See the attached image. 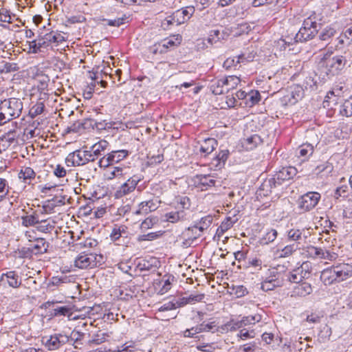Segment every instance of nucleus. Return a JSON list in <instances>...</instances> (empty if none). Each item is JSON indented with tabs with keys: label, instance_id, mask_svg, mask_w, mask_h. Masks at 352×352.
Wrapping results in <instances>:
<instances>
[{
	"label": "nucleus",
	"instance_id": "nucleus-1",
	"mask_svg": "<svg viewBox=\"0 0 352 352\" xmlns=\"http://www.w3.org/2000/svg\"><path fill=\"white\" fill-rule=\"evenodd\" d=\"M352 276V265L348 263H340L324 269L320 274V279L326 285L335 282H341Z\"/></svg>",
	"mask_w": 352,
	"mask_h": 352
},
{
	"label": "nucleus",
	"instance_id": "nucleus-2",
	"mask_svg": "<svg viewBox=\"0 0 352 352\" xmlns=\"http://www.w3.org/2000/svg\"><path fill=\"white\" fill-rule=\"evenodd\" d=\"M23 102L18 98H9L0 102V125L20 116Z\"/></svg>",
	"mask_w": 352,
	"mask_h": 352
},
{
	"label": "nucleus",
	"instance_id": "nucleus-3",
	"mask_svg": "<svg viewBox=\"0 0 352 352\" xmlns=\"http://www.w3.org/2000/svg\"><path fill=\"white\" fill-rule=\"evenodd\" d=\"M317 23L311 18L309 17L304 20L302 26L300 28L298 32L295 34L294 37H287L284 39L285 43L290 45L294 42H303L311 39L317 33Z\"/></svg>",
	"mask_w": 352,
	"mask_h": 352
},
{
	"label": "nucleus",
	"instance_id": "nucleus-4",
	"mask_svg": "<svg viewBox=\"0 0 352 352\" xmlns=\"http://www.w3.org/2000/svg\"><path fill=\"white\" fill-rule=\"evenodd\" d=\"M283 284V274L278 272L277 268L273 267L268 270L265 279L261 283V289L265 292L272 291L275 287L282 286Z\"/></svg>",
	"mask_w": 352,
	"mask_h": 352
},
{
	"label": "nucleus",
	"instance_id": "nucleus-5",
	"mask_svg": "<svg viewBox=\"0 0 352 352\" xmlns=\"http://www.w3.org/2000/svg\"><path fill=\"white\" fill-rule=\"evenodd\" d=\"M69 340V337L66 335L56 333L50 336L43 337L41 341L49 351H54L66 344Z\"/></svg>",
	"mask_w": 352,
	"mask_h": 352
},
{
	"label": "nucleus",
	"instance_id": "nucleus-6",
	"mask_svg": "<svg viewBox=\"0 0 352 352\" xmlns=\"http://www.w3.org/2000/svg\"><path fill=\"white\" fill-rule=\"evenodd\" d=\"M320 199L318 192H308L298 199V206L302 212L309 211L316 206Z\"/></svg>",
	"mask_w": 352,
	"mask_h": 352
},
{
	"label": "nucleus",
	"instance_id": "nucleus-7",
	"mask_svg": "<svg viewBox=\"0 0 352 352\" xmlns=\"http://www.w3.org/2000/svg\"><path fill=\"white\" fill-rule=\"evenodd\" d=\"M31 213L26 212V215L21 217V224L24 227L35 226L39 222L43 221L41 219V215H45L46 213L45 207L41 209L32 210L30 209Z\"/></svg>",
	"mask_w": 352,
	"mask_h": 352
},
{
	"label": "nucleus",
	"instance_id": "nucleus-8",
	"mask_svg": "<svg viewBox=\"0 0 352 352\" xmlns=\"http://www.w3.org/2000/svg\"><path fill=\"white\" fill-rule=\"evenodd\" d=\"M141 180L142 178L137 175H134L129 177L119 187L118 190L116 191V196L118 197H121L131 193L135 189L138 184Z\"/></svg>",
	"mask_w": 352,
	"mask_h": 352
},
{
	"label": "nucleus",
	"instance_id": "nucleus-9",
	"mask_svg": "<svg viewBox=\"0 0 352 352\" xmlns=\"http://www.w3.org/2000/svg\"><path fill=\"white\" fill-rule=\"evenodd\" d=\"M202 234L201 231L197 225L186 228L182 234L181 239H183V246L189 247L193 241Z\"/></svg>",
	"mask_w": 352,
	"mask_h": 352
},
{
	"label": "nucleus",
	"instance_id": "nucleus-10",
	"mask_svg": "<svg viewBox=\"0 0 352 352\" xmlns=\"http://www.w3.org/2000/svg\"><path fill=\"white\" fill-rule=\"evenodd\" d=\"M160 265V261L155 257H149L148 259H140L136 263V267L140 272H154Z\"/></svg>",
	"mask_w": 352,
	"mask_h": 352
},
{
	"label": "nucleus",
	"instance_id": "nucleus-11",
	"mask_svg": "<svg viewBox=\"0 0 352 352\" xmlns=\"http://www.w3.org/2000/svg\"><path fill=\"white\" fill-rule=\"evenodd\" d=\"M307 266L306 263H303L300 267L293 270L291 272H288L286 274H283V277L285 276L287 280L291 283L299 284L302 282L303 279L307 278V275L309 274L307 271H303L304 267Z\"/></svg>",
	"mask_w": 352,
	"mask_h": 352
},
{
	"label": "nucleus",
	"instance_id": "nucleus-12",
	"mask_svg": "<svg viewBox=\"0 0 352 352\" xmlns=\"http://www.w3.org/2000/svg\"><path fill=\"white\" fill-rule=\"evenodd\" d=\"M160 201L157 198L147 201H142L139 204V208L133 212L135 214H146L155 211L159 206Z\"/></svg>",
	"mask_w": 352,
	"mask_h": 352
},
{
	"label": "nucleus",
	"instance_id": "nucleus-13",
	"mask_svg": "<svg viewBox=\"0 0 352 352\" xmlns=\"http://www.w3.org/2000/svg\"><path fill=\"white\" fill-rule=\"evenodd\" d=\"M175 210L170 211L165 214L166 220L170 223H175L179 221H184L187 219L188 212L185 210H180L179 208H175Z\"/></svg>",
	"mask_w": 352,
	"mask_h": 352
},
{
	"label": "nucleus",
	"instance_id": "nucleus-14",
	"mask_svg": "<svg viewBox=\"0 0 352 352\" xmlns=\"http://www.w3.org/2000/svg\"><path fill=\"white\" fill-rule=\"evenodd\" d=\"M96 258L93 255L80 254L74 261V265L80 269L94 267L96 265Z\"/></svg>",
	"mask_w": 352,
	"mask_h": 352
},
{
	"label": "nucleus",
	"instance_id": "nucleus-15",
	"mask_svg": "<svg viewBox=\"0 0 352 352\" xmlns=\"http://www.w3.org/2000/svg\"><path fill=\"white\" fill-rule=\"evenodd\" d=\"M346 62V58L342 56H336L328 60L326 65L333 72H338L344 68Z\"/></svg>",
	"mask_w": 352,
	"mask_h": 352
},
{
	"label": "nucleus",
	"instance_id": "nucleus-16",
	"mask_svg": "<svg viewBox=\"0 0 352 352\" xmlns=\"http://www.w3.org/2000/svg\"><path fill=\"white\" fill-rule=\"evenodd\" d=\"M66 162L72 166H82L86 164V157L83 151L77 150L67 157Z\"/></svg>",
	"mask_w": 352,
	"mask_h": 352
},
{
	"label": "nucleus",
	"instance_id": "nucleus-17",
	"mask_svg": "<svg viewBox=\"0 0 352 352\" xmlns=\"http://www.w3.org/2000/svg\"><path fill=\"white\" fill-rule=\"evenodd\" d=\"M262 143V140L258 134H253L241 140L242 147L247 151L253 150Z\"/></svg>",
	"mask_w": 352,
	"mask_h": 352
},
{
	"label": "nucleus",
	"instance_id": "nucleus-18",
	"mask_svg": "<svg viewBox=\"0 0 352 352\" xmlns=\"http://www.w3.org/2000/svg\"><path fill=\"white\" fill-rule=\"evenodd\" d=\"M297 173V170L293 166L283 167L276 174V179L286 181L293 178Z\"/></svg>",
	"mask_w": 352,
	"mask_h": 352
},
{
	"label": "nucleus",
	"instance_id": "nucleus-19",
	"mask_svg": "<svg viewBox=\"0 0 352 352\" xmlns=\"http://www.w3.org/2000/svg\"><path fill=\"white\" fill-rule=\"evenodd\" d=\"M108 144L109 143L106 140H100L92 145L89 148V152H91L92 157L96 160L102 155V152L104 151Z\"/></svg>",
	"mask_w": 352,
	"mask_h": 352
},
{
	"label": "nucleus",
	"instance_id": "nucleus-20",
	"mask_svg": "<svg viewBox=\"0 0 352 352\" xmlns=\"http://www.w3.org/2000/svg\"><path fill=\"white\" fill-rule=\"evenodd\" d=\"M240 78L236 76H229L226 78L219 79V85H224L226 87V89L228 92L230 90L235 89L240 83Z\"/></svg>",
	"mask_w": 352,
	"mask_h": 352
},
{
	"label": "nucleus",
	"instance_id": "nucleus-21",
	"mask_svg": "<svg viewBox=\"0 0 352 352\" xmlns=\"http://www.w3.org/2000/svg\"><path fill=\"white\" fill-rule=\"evenodd\" d=\"M311 292L312 288L311 285L306 282H302L294 287L292 296H305Z\"/></svg>",
	"mask_w": 352,
	"mask_h": 352
},
{
	"label": "nucleus",
	"instance_id": "nucleus-22",
	"mask_svg": "<svg viewBox=\"0 0 352 352\" xmlns=\"http://www.w3.org/2000/svg\"><path fill=\"white\" fill-rule=\"evenodd\" d=\"M314 152V146L311 144L306 143L300 145L296 151L298 157H302V160H307Z\"/></svg>",
	"mask_w": 352,
	"mask_h": 352
},
{
	"label": "nucleus",
	"instance_id": "nucleus-23",
	"mask_svg": "<svg viewBox=\"0 0 352 352\" xmlns=\"http://www.w3.org/2000/svg\"><path fill=\"white\" fill-rule=\"evenodd\" d=\"M43 38L47 46L51 43L58 44L65 41V38L62 34L54 32L45 34Z\"/></svg>",
	"mask_w": 352,
	"mask_h": 352
},
{
	"label": "nucleus",
	"instance_id": "nucleus-24",
	"mask_svg": "<svg viewBox=\"0 0 352 352\" xmlns=\"http://www.w3.org/2000/svg\"><path fill=\"white\" fill-rule=\"evenodd\" d=\"M217 145V141L214 138H208L201 144L199 151L206 155L211 153Z\"/></svg>",
	"mask_w": 352,
	"mask_h": 352
},
{
	"label": "nucleus",
	"instance_id": "nucleus-25",
	"mask_svg": "<svg viewBox=\"0 0 352 352\" xmlns=\"http://www.w3.org/2000/svg\"><path fill=\"white\" fill-rule=\"evenodd\" d=\"M4 277L6 278L10 287L17 288L21 284V280L19 278V276L15 273V272L10 271L6 274H3L2 275V278L3 279Z\"/></svg>",
	"mask_w": 352,
	"mask_h": 352
},
{
	"label": "nucleus",
	"instance_id": "nucleus-26",
	"mask_svg": "<svg viewBox=\"0 0 352 352\" xmlns=\"http://www.w3.org/2000/svg\"><path fill=\"white\" fill-rule=\"evenodd\" d=\"M303 96V89L302 87L296 86L294 88V89L291 91V93L285 96V100H287L288 102L293 104H295L298 100L302 98Z\"/></svg>",
	"mask_w": 352,
	"mask_h": 352
},
{
	"label": "nucleus",
	"instance_id": "nucleus-27",
	"mask_svg": "<svg viewBox=\"0 0 352 352\" xmlns=\"http://www.w3.org/2000/svg\"><path fill=\"white\" fill-rule=\"evenodd\" d=\"M336 34V30L332 27L324 28L319 34L320 40L324 41L326 45L330 43L331 38Z\"/></svg>",
	"mask_w": 352,
	"mask_h": 352
},
{
	"label": "nucleus",
	"instance_id": "nucleus-28",
	"mask_svg": "<svg viewBox=\"0 0 352 352\" xmlns=\"http://www.w3.org/2000/svg\"><path fill=\"white\" fill-rule=\"evenodd\" d=\"M19 177L25 183L30 184L32 179L35 177V172L30 167H23L19 173Z\"/></svg>",
	"mask_w": 352,
	"mask_h": 352
},
{
	"label": "nucleus",
	"instance_id": "nucleus-29",
	"mask_svg": "<svg viewBox=\"0 0 352 352\" xmlns=\"http://www.w3.org/2000/svg\"><path fill=\"white\" fill-rule=\"evenodd\" d=\"M182 41V36L179 35L173 36L169 38L164 40L161 44L163 49L166 52L168 48L174 47L178 46Z\"/></svg>",
	"mask_w": 352,
	"mask_h": 352
},
{
	"label": "nucleus",
	"instance_id": "nucleus-30",
	"mask_svg": "<svg viewBox=\"0 0 352 352\" xmlns=\"http://www.w3.org/2000/svg\"><path fill=\"white\" fill-rule=\"evenodd\" d=\"M112 162V164L118 163L129 155V151L126 150H117L113 151L109 153Z\"/></svg>",
	"mask_w": 352,
	"mask_h": 352
},
{
	"label": "nucleus",
	"instance_id": "nucleus-31",
	"mask_svg": "<svg viewBox=\"0 0 352 352\" xmlns=\"http://www.w3.org/2000/svg\"><path fill=\"white\" fill-rule=\"evenodd\" d=\"M197 178L199 185L202 190H204V187L206 189L208 187L214 186L216 183V181L210 175H201L197 176Z\"/></svg>",
	"mask_w": 352,
	"mask_h": 352
},
{
	"label": "nucleus",
	"instance_id": "nucleus-32",
	"mask_svg": "<svg viewBox=\"0 0 352 352\" xmlns=\"http://www.w3.org/2000/svg\"><path fill=\"white\" fill-rule=\"evenodd\" d=\"M29 46L30 51L34 54L41 52V48L47 47L43 36L38 41L34 40L29 42Z\"/></svg>",
	"mask_w": 352,
	"mask_h": 352
},
{
	"label": "nucleus",
	"instance_id": "nucleus-33",
	"mask_svg": "<svg viewBox=\"0 0 352 352\" xmlns=\"http://www.w3.org/2000/svg\"><path fill=\"white\" fill-rule=\"evenodd\" d=\"M42 221L37 224L36 229L38 231L48 233L54 228V221L50 222L48 219H42Z\"/></svg>",
	"mask_w": 352,
	"mask_h": 352
},
{
	"label": "nucleus",
	"instance_id": "nucleus-34",
	"mask_svg": "<svg viewBox=\"0 0 352 352\" xmlns=\"http://www.w3.org/2000/svg\"><path fill=\"white\" fill-rule=\"evenodd\" d=\"M49 244L43 238L37 239L33 246V250L36 253L43 254L47 252Z\"/></svg>",
	"mask_w": 352,
	"mask_h": 352
},
{
	"label": "nucleus",
	"instance_id": "nucleus-35",
	"mask_svg": "<svg viewBox=\"0 0 352 352\" xmlns=\"http://www.w3.org/2000/svg\"><path fill=\"white\" fill-rule=\"evenodd\" d=\"M340 112L342 116H352V96L342 104Z\"/></svg>",
	"mask_w": 352,
	"mask_h": 352
},
{
	"label": "nucleus",
	"instance_id": "nucleus-36",
	"mask_svg": "<svg viewBox=\"0 0 352 352\" xmlns=\"http://www.w3.org/2000/svg\"><path fill=\"white\" fill-rule=\"evenodd\" d=\"M125 169L126 168L119 166L113 167L111 170H109L107 173V178L108 179H113V178L116 177H122L126 174V173L124 172Z\"/></svg>",
	"mask_w": 352,
	"mask_h": 352
},
{
	"label": "nucleus",
	"instance_id": "nucleus-37",
	"mask_svg": "<svg viewBox=\"0 0 352 352\" xmlns=\"http://www.w3.org/2000/svg\"><path fill=\"white\" fill-rule=\"evenodd\" d=\"M299 243H294L288 245H286L283 249L281 250L280 256V257H288L295 252L298 249Z\"/></svg>",
	"mask_w": 352,
	"mask_h": 352
},
{
	"label": "nucleus",
	"instance_id": "nucleus-38",
	"mask_svg": "<svg viewBox=\"0 0 352 352\" xmlns=\"http://www.w3.org/2000/svg\"><path fill=\"white\" fill-rule=\"evenodd\" d=\"M332 333L331 328L325 324L322 327L318 333V340L321 342H324L329 340Z\"/></svg>",
	"mask_w": 352,
	"mask_h": 352
},
{
	"label": "nucleus",
	"instance_id": "nucleus-39",
	"mask_svg": "<svg viewBox=\"0 0 352 352\" xmlns=\"http://www.w3.org/2000/svg\"><path fill=\"white\" fill-rule=\"evenodd\" d=\"M277 231L274 229L269 230L261 239L262 244H269L273 242L277 237Z\"/></svg>",
	"mask_w": 352,
	"mask_h": 352
},
{
	"label": "nucleus",
	"instance_id": "nucleus-40",
	"mask_svg": "<svg viewBox=\"0 0 352 352\" xmlns=\"http://www.w3.org/2000/svg\"><path fill=\"white\" fill-rule=\"evenodd\" d=\"M324 251L322 248H316L312 245L307 247V252L311 257L322 258L324 257Z\"/></svg>",
	"mask_w": 352,
	"mask_h": 352
},
{
	"label": "nucleus",
	"instance_id": "nucleus-41",
	"mask_svg": "<svg viewBox=\"0 0 352 352\" xmlns=\"http://www.w3.org/2000/svg\"><path fill=\"white\" fill-rule=\"evenodd\" d=\"M302 230L299 229L292 228L288 231L287 237L289 241L298 243V241L302 239Z\"/></svg>",
	"mask_w": 352,
	"mask_h": 352
},
{
	"label": "nucleus",
	"instance_id": "nucleus-42",
	"mask_svg": "<svg viewBox=\"0 0 352 352\" xmlns=\"http://www.w3.org/2000/svg\"><path fill=\"white\" fill-rule=\"evenodd\" d=\"M9 190L10 187L8 181L6 179L0 177V202L8 194Z\"/></svg>",
	"mask_w": 352,
	"mask_h": 352
},
{
	"label": "nucleus",
	"instance_id": "nucleus-43",
	"mask_svg": "<svg viewBox=\"0 0 352 352\" xmlns=\"http://www.w3.org/2000/svg\"><path fill=\"white\" fill-rule=\"evenodd\" d=\"M212 220L213 218L211 216L204 217L201 219L199 223L197 224V226L201 232H203L204 230H206L211 225Z\"/></svg>",
	"mask_w": 352,
	"mask_h": 352
},
{
	"label": "nucleus",
	"instance_id": "nucleus-44",
	"mask_svg": "<svg viewBox=\"0 0 352 352\" xmlns=\"http://www.w3.org/2000/svg\"><path fill=\"white\" fill-rule=\"evenodd\" d=\"M72 314V309L68 306L57 307L54 309V316H69Z\"/></svg>",
	"mask_w": 352,
	"mask_h": 352
},
{
	"label": "nucleus",
	"instance_id": "nucleus-45",
	"mask_svg": "<svg viewBox=\"0 0 352 352\" xmlns=\"http://www.w3.org/2000/svg\"><path fill=\"white\" fill-rule=\"evenodd\" d=\"M45 105L43 102H36L30 111V113L32 118L36 117L43 113Z\"/></svg>",
	"mask_w": 352,
	"mask_h": 352
},
{
	"label": "nucleus",
	"instance_id": "nucleus-46",
	"mask_svg": "<svg viewBox=\"0 0 352 352\" xmlns=\"http://www.w3.org/2000/svg\"><path fill=\"white\" fill-rule=\"evenodd\" d=\"M241 328H242L241 322L234 320L227 322L223 327V329L226 331H234Z\"/></svg>",
	"mask_w": 352,
	"mask_h": 352
},
{
	"label": "nucleus",
	"instance_id": "nucleus-47",
	"mask_svg": "<svg viewBox=\"0 0 352 352\" xmlns=\"http://www.w3.org/2000/svg\"><path fill=\"white\" fill-rule=\"evenodd\" d=\"M177 202L178 206L176 208H179L180 210H188L190 207V199L187 197H177Z\"/></svg>",
	"mask_w": 352,
	"mask_h": 352
},
{
	"label": "nucleus",
	"instance_id": "nucleus-48",
	"mask_svg": "<svg viewBox=\"0 0 352 352\" xmlns=\"http://www.w3.org/2000/svg\"><path fill=\"white\" fill-rule=\"evenodd\" d=\"M124 234L126 232L124 227L115 228L111 233V239L114 241H118Z\"/></svg>",
	"mask_w": 352,
	"mask_h": 352
},
{
	"label": "nucleus",
	"instance_id": "nucleus-49",
	"mask_svg": "<svg viewBox=\"0 0 352 352\" xmlns=\"http://www.w3.org/2000/svg\"><path fill=\"white\" fill-rule=\"evenodd\" d=\"M261 320V316H249L242 318L239 322H241L242 327L248 324H254L256 322H258Z\"/></svg>",
	"mask_w": 352,
	"mask_h": 352
},
{
	"label": "nucleus",
	"instance_id": "nucleus-50",
	"mask_svg": "<svg viewBox=\"0 0 352 352\" xmlns=\"http://www.w3.org/2000/svg\"><path fill=\"white\" fill-rule=\"evenodd\" d=\"M177 26L175 18L173 17V14L168 16L162 21V27L164 30L170 29L171 26Z\"/></svg>",
	"mask_w": 352,
	"mask_h": 352
},
{
	"label": "nucleus",
	"instance_id": "nucleus-51",
	"mask_svg": "<svg viewBox=\"0 0 352 352\" xmlns=\"http://www.w3.org/2000/svg\"><path fill=\"white\" fill-rule=\"evenodd\" d=\"M210 89L214 95H221L228 92L224 85H219V80L211 86Z\"/></svg>",
	"mask_w": 352,
	"mask_h": 352
},
{
	"label": "nucleus",
	"instance_id": "nucleus-52",
	"mask_svg": "<svg viewBox=\"0 0 352 352\" xmlns=\"http://www.w3.org/2000/svg\"><path fill=\"white\" fill-rule=\"evenodd\" d=\"M157 222L156 217H148L140 225V228L142 230L149 229L153 226Z\"/></svg>",
	"mask_w": 352,
	"mask_h": 352
},
{
	"label": "nucleus",
	"instance_id": "nucleus-53",
	"mask_svg": "<svg viewBox=\"0 0 352 352\" xmlns=\"http://www.w3.org/2000/svg\"><path fill=\"white\" fill-rule=\"evenodd\" d=\"M237 219H233L232 217H227L220 225L221 229L224 230L226 231L230 229L234 224L236 222Z\"/></svg>",
	"mask_w": 352,
	"mask_h": 352
},
{
	"label": "nucleus",
	"instance_id": "nucleus-54",
	"mask_svg": "<svg viewBox=\"0 0 352 352\" xmlns=\"http://www.w3.org/2000/svg\"><path fill=\"white\" fill-rule=\"evenodd\" d=\"M83 128V124L80 121H76L66 129L67 133H78Z\"/></svg>",
	"mask_w": 352,
	"mask_h": 352
},
{
	"label": "nucleus",
	"instance_id": "nucleus-55",
	"mask_svg": "<svg viewBox=\"0 0 352 352\" xmlns=\"http://www.w3.org/2000/svg\"><path fill=\"white\" fill-rule=\"evenodd\" d=\"M172 14H173V17L175 18L177 25H178L185 23L187 21V17H185L183 15V13L181 12L180 10L175 11Z\"/></svg>",
	"mask_w": 352,
	"mask_h": 352
},
{
	"label": "nucleus",
	"instance_id": "nucleus-56",
	"mask_svg": "<svg viewBox=\"0 0 352 352\" xmlns=\"http://www.w3.org/2000/svg\"><path fill=\"white\" fill-rule=\"evenodd\" d=\"M166 276H164L163 279L162 280V282L163 283L162 287L160 290V293L161 294H163L166 292H167L170 289L171 285V281H170V277L168 276L166 279H165Z\"/></svg>",
	"mask_w": 352,
	"mask_h": 352
},
{
	"label": "nucleus",
	"instance_id": "nucleus-57",
	"mask_svg": "<svg viewBox=\"0 0 352 352\" xmlns=\"http://www.w3.org/2000/svg\"><path fill=\"white\" fill-rule=\"evenodd\" d=\"M188 297V300L190 304H194L197 302L201 301L204 298L203 294H191Z\"/></svg>",
	"mask_w": 352,
	"mask_h": 352
},
{
	"label": "nucleus",
	"instance_id": "nucleus-58",
	"mask_svg": "<svg viewBox=\"0 0 352 352\" xmlns=\"http://www.w3.org/2000/svg\"><path fill=\"white\" fill-rule=\"evenodd\" d=\"M201 326L202 329V332H214V329H217L214 322H210L208 323H206V322H203L202 323H201Z\"/></svg>",
	"mask_w": 352,
	"mask_h": 352
},
{
	"label": "nucleus",
	"instance_id": "nucleus-59",
	"mask_svg": "<svg viewBox=\"0 0 352 352\" xmlns=\"http://www.w3.org/2000/svg\"><path fill=\"white\" fill-rule=\"evenodd\" d=\"M99 166L102 168H107L109 166L112 165V162L110 157L109 154L108 153L106 156H104L103 157L100 158L98 162Z\"/></svg>",
	"mask_w": 352,
	"mask_h": 352
},
{
	"label": "nucleus",
	"instance_id": "nucleus-60",
	"mask_svg": "<svg viewBox=\"0 0 352 352\" xmlns=\"http://www.w3.org/2000/svg\"><path fill=\"white\" fill-rule=\"evenodd\" d=\"M336 44H335V49L336 50L343 51L346 47L350 46L345 43V41H343V37L341 35L336 38Z\"/></svg>",
	"mask_w": 352,
	"mask_h": 352
},
{
	"label": "nucleus",
	"instance_id": "nucleus-61",
	"mask_svg": "<svg viewBox=\"0 0 352 352\" xmlns=\"http://www.w3.org/2000/svg\"><path fill=\"white\" fill-rule=\"evenodd\" d=\"M159 236L160 234L157 232H149L148 234L140 236L138 237V241H152L157 239Z\"/></svg>",
	"mask_w": 352,
	"mask_h": 352
},
{
	"label": "nucleus",
	"instance_id": "nucleus-62",
	"mask_svg": "<svg viewBox=\"0 0 352 352\" xmlns=\"http://www.w3.org/2000/svg\"><path fill=\"white\" fill-rule=\"evenodd\" d=\"M234 290L237 298L243 297L248 293L247 288L243 285H238L234 288Z\"/></svg>",
	"mask_w": 352,
	"mask_h": 352
},
{
	"label": "nucleus",
	"instance_id": "nucleus-63",
	"mask_svg": "<svg viewBox=\"0 0 352 352\" xmlns=\"http://www.w3.org/2000/svg\"><path fill=\"white\" fill-rule=\"evenodd\" d=\"M243 352H256V346L254 342L245 344L240 346Z\"/></svg>",
	"mask_w": 352,
	"mask_h": 352
},
{
	"label": "nucleus",
	"instance_id": "nucleus-64",
	"mask_svg": "<svg viewBox=\"0 0 352 352\" xmlns=\"http://www.w3.org/2000/svg\"><path fill=\"white\" fill-rule=\"evenodd\" d=\"M340 35L346 38V42H352V25L346 28Z\"/></svg>",
	"mask_w": 352,
	"mask_h": 352
}]
</instances>
